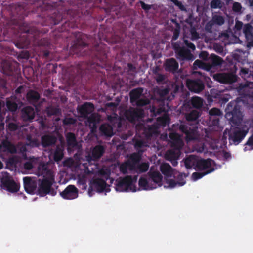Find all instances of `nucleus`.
<instances>
[{
    "instance_id": "obj_45",
    "label": "nucleus",
    "mask_w": 253,
    "mask_h": 253,
    "mask_svg": "<svg viewBox=\"0 0 253 253\" xmlns=\"http://www.w3.org/2000/svg\"><path fill=\"white\" fill-rule=\"evenodd\" d=\"M46 111L47 115L49 117L52 115H59L61 113L60 109L54 107H48L46 108Z\"/></svg>"
},
{
    "instance_id": "obj_61",
    "label": "nucleus",
    "mask_w": 253,
    "mask_h": 253,
    "mask_svg": "<svg viewBox=\"0 0 253 253\" xmlns=\"http://www.w3.org/2000/svg\"><path fill=\"white\" fill-rule=\"evenodd\" d=\"M139 3L140 4V5L142 7V8L145 10L146 12H148L149 10H150L152 8V5L146 4L144 1H140Z\"/></svg>"
},
{
    "instance_id": "obj_2",
    "label": "nucleus",
    "mask_w": 253,
    "mask_h": 253,
    "mask_svg": "<svg viewBox=\"0 0 253 253\" xmlns=\"http://www.w3.org/2000/svg\"><path fill=\"white\" fill-rule=\"evenodd\" d=\"M79 37L74 41L70 52L78 56H91L92 61L87 64L85 72L96 81H101L105 76L104 69L107 64L106 46L102 43H97L89 53L86 52L88 45L83 40L82 34L79 33Z\"/></svg>"
},
{
    "instance_id": "obj_47",
    "label": "nucleus",
    "mask_w": 253,
    "mask_h": 253,
    "mask_svg": "<svg viewBox=\"0 0 253 253\" xmlns=\"http://www.w3.org/2000/svg\"><path fill=\"white\" fill-rule=\"evenodd\" d=\"M157 121L160 125L165 126L169 124L170 118L167 115H164L162 117H158Z\"/></svg>"
},
{
    "instance_id": "obj_17",
    "label": "nucleus",
    "mask_w": 253,
    "mask_h": 253,
    "mask_svg": "<svg viewBox=\"0 0 253 253\" xmlns=\"http://www.w3.org/2000/svg\"><path fill=\"white\" fill-rule=\"evenodd\" d=\"M87 122L88 123V126L91 129V131L92 133H95L97 131V124L100 121V116L97 113H91L89 116H87Z\"/></svg>"
},
{
    "instance_id": "obj_4",
    "label": "nucleus",
    "mask_w": 253,
    "mask_h": 253,
    "mask_svg": "<svg viewBox=\"0 0 253 253\" xmlns=\"http://www.w3.org/2000/svg\"><path fill=\"white\" fill-rule=\"evenodd\" d=\"M170 139V146L171 149L167 150L165 154V158L170 161L173 166H176L178 162L177 160L181 154V149L184 143L179 135L176 133L169 134Z\"/></svg>"
},
{
    "instance_id": "obj_22",
    "label": "nucleus",
    "mask_w": 253,
    "mask_h": 253,
    "mask_svg": "<svg viewBox=\"0 0 253 253\" xmlns=\"http://www.w3.org/2000/svg\"><path fill=\"white\" fill-rule=\"evenodd\" d=\"M213 162L211 159L200 160L198 159L195 169L197 170L210 169L211 168H213L211 167Z\"/></svg>"
},
{
    "instance_id": "obj_7",
    "label": "nucleus",
    "mask_w": 253,
    "mask_h": 253,
    "mask_svg": "<svg viewBox=\"0 0 253 253\" xmlns=\"http://www.w3.org/2000/svg\"><path fill=\"white\" fill-rule=\"evenodd\" d=\"M248 132V130H242L239 128H236L230 131H228L226 129L223 132L222 140L224 142L227 139V135H228L230 144L237 145L245 137Z\"/></svg>"
},
{
    "instance_id": "obj_25",
    "label": "nucleus",
    "mask_w": 253,
    "mask_h": 253,
    "mask_svg": "<svg viewBox=\"0 0 253 253\" xmlns=\"http://www.w3.org/2000/svg\"><path fill=\"white\" fill-rule=\"evenodd\" d=\"M57 141V138L54 136L44 135L41 137V145L46 148L54 145Z\"/></svg>"
},
{
    "instance_id": "obj_9",
    "label": "nucleus",
    "mask_w": 253,
    "mask_h": 253,
    "mask_svg": "<svg viewBox=\"0 0 253 253\" xmlns=\"http://www.w3.org/2000/svg\"><path fill=\"white\" fill-rule=\"evenodd\" d=\"M198 126L187 124H181L179 126V130L185 135V139L187 142L196 139Z\"/></svg>"
},
{
    "instance_id": "obj_21",
    "label": "nucleus",
    "mask_w": 253,
    "mask_h": 253,
    "mask_svg": "<svg viewBox=\"0 0 253 253\" xmlns=\"http://www.w3.org/2000/svg\"><path fill=\"white\" fill-rule=\"evenodd\" d=\"M164 67L165 71L170 73H175L179 67V64L173 58L167 59L164 64Z\"/></svg>"
},
{
    "instance_id": "obj_20",
    "label": "nucleus",
    "mask_w": 253,
    "mask_h": 253,
    "mask_svg": "<svg viewBox=\"0 0 253 253\" xmlns=\"http://www.w3.org/2000/svg\"><path fill=\"white\" fill-rule=\"evenodd\" d=\"M23 183L24 189L28 193H33L37 188V182L34 179L30 177H24Z\"/></svg>"
},
{
    "instance_id": "obj_5",
    "label": "nucleus",
    "mask_w": 253,
    "mask_h": 253,
    "mask_svg": "<svg viewBox=\"0 0 253 253\" xmlns=\"http://www.w3.org/2000/svg\"><path fill=\"white\" fill-rule=\"evenodd\" d=\"M240 106L235 101L230 102L225 110L226 118L234 125H237L242 120V112Z\"/></svg>"
},
{
    "instance_id": "obj_13",
    "label": "nucleus",
    "mask_w": 253,
    "mask_h": 253,
    "mask_svg": "<svg viewBox=\"0 0 253 253\" xmlns=\"http://www.w3.org/2000/svg\"><path fill=\"white\" fill-rule=\"evenodd\" d=\"M94 110V106L92 103L84 102L83 104L79 106L77 108L78 113L83 118H87L88 115L91 114Z\"/></svg>"
},
{
    "instance_id": "obj_62",
    "label": "nucleus",
    "mask_w": 253,
    "mask_h": 253,
    "mask_svg": "<svg viewBox=\"0 0 253 253\" xmlns=\"http://www.w3.org/2000/svg\"><path fill=\"white\" fill-rule=\"evenodd\" d=\"M184 43L187 48H189L190 49H191L192 51H194L195 50L196 47L195 45L191 42H189L188 40L184 39Z\"/></svg>"
},
{
    "instance_id": "obj_24",
    "label": "nucleus",
    "mask_w": 253,
    "mask_h": 253,
    "mask_svg": "<svg viewBox=\"0 0 253 253\" xmlns=\"http://www.w3.org/2000/svg\"><path fill=\"white\" fill-rule=\"evenodd\" d=\"M21 115L24 120L31 121L35 117V110L32 107H25L21 110Z\"/></svg>"
},
{
    "instance_id": "obj_23",
    "label": "nucleus",
    "mask_w": 253,
    "mask_h": 253,
    "mask_svg": "<svg viewBox=\"0 0 253 253\" xmlns=\"http://www.w3.org/2000/svg\"><path fill=\"white\" fill-rule=\"evenodd\" d=\"M26 97L30 104L36 106L40 100V95L35 90H29L26 94Z\"/></svg>"
},
{
    "instance_id": "obj_64",
    "label": "nucleus",
    "mask_w": 253,
    "mask_h": 253,
    "mask_svg": "<svg viewBox=\"0 0 253 253\" xmlns=\"http://www.w3.org/2000/svg\"><path fill=\"white\" fill-rule=\"evenodd\" d=\"M190 34L191 35L192 40H196L198 39L199 37V34L198 33L195 28H191Z\"/></svg>"
},
{
    "instance_id": "obj_39",
    "label": "nucleus",
    "mask_w": 253,
    "mask_h": 253,
    "mask_svg": "<svg viewBox=\"0 0 253 253\" xmlns=\"http://www.w3.org/2000/svg\"><path fill=\"white\" fill-rule=\"evenodd\" d=\"M214 169V168H211L210 169L206 170L204 172H195L192 174V179L194 181H196L205 175L213 172Z\"/></svg>"
},
{
    "instance_id": "obj_53",
    "label": "nucleus",
    "mask_w": 253,
    "mask_h": 253,
    "mask_svg": "<svg viewBox=\"0 0 253 253\" xmlns=\"http://www.w3.org/2000/svg\"><path fill=\"white\" fill-rule=\"evenodd\" d=\"M210 116H222L221 111L217 108H213L209 111Z\"/></svg>"
},
{
    "instance_id": "obj_63",
    "label": "nucleus",
    "mask_w": 253,
    "mask_h": 253,
    "mask_svg": "<svg viewBox=\"0 0 253 253\" xmlns=\"http://www.w3.org/2000/svg\"><path fill=\"white\" fill-rule=\"evenodd\" d=\"M201 69H204L207 71H212V70L214 69V68L209 61L208 63L204 62Z\"/></svg>"
},
{
    "instance_id": "obj_48",
    "label": "nucleus",
    "mask_w": 253,
    "mask_h": 253,
    "mask_svg": "<svg viewBox=\"0 0 253 253\" xmlns=\"http://www.w3.org/2000/svg\"><path fill=\"white\" fill-rule=\"evenodd\" d=\"M211 20L214 24H215L219 26L222 25L225 22L224 17L219 15H214Z\"/></svg>"
},
{
    "instance_id": "obj_58",
    "label": "nucleus",
    "mask_w": 253,
    "mask_h": 253,
    "mask_svg": "<svg viewBox=\"0 0 253 253\" xmlns=\"http://www.w3.org/2000/svg\"><path fill=\"white\" fill-rule=\"evenodd\" d=\"M76 123V119L72 117L65 118L63 120V124L66 125H74Z\"/></svg>"
},
{
    "instance_id": "obj_19",
    "label": "nucleus",
    "mask_w": 253,
    "mask_h": 253,
    "mask_svg": "<svg viewBox=\"0 0 253 253\" xmlns=\"http://www.w3.org/2000/svg\"><path fill=\"white\" fill-rule=\"evenodd\" d=\"M0 152L13 154L17 152V150L15 146L6 138L0 144Z\"/></svg>"
},
{
    "instance_id": "obj_11",
    "label": "nucleus",
    "mask_w": 253,
    "mask_h": 253,
    "mask_svg": "<svg viewBox=\"0 0 253 253\" xmlns=\"http://www.w3.org/2000/svg\"><path fill=\"white\" fill-rule=\"evenodd\" d=\"M213 79L223 84H231L236 82L237 76L231 73H219L214 74Z\"/></svg>"
},
{
    "instance_id": "obj_27",
    "label": "nucleus",
    "mask_w": 253,
    "mask_h": 253,
    "mask_svg": "<svg viewBox=\"0 0 253 253\" xmlns=\"http://www.w3.org/2000/svg\"><path fill=\"white\" fill-rule=\"evenodd\" d=\"M138 184L141 189L145 190H151L157 187L156 185L154 186H151L150 180L148 181L146 178L143 177H141L140 178L138 181Z\"/></svg>"
},
{
    "instance_id": "obj_50",
    "label": "nucleus",
    "mask_w": 253,
    "mask_h": 253,
    "mask_svg": "<svg viewBox=\"0 0 253 253\" xmlns=\"http://www.w3.org/2000/svg\"><path fill=\"white\" fill-rule=\"evenodd\" d=\"M150 103V101L149 99L146 97H144L141 98H139L135 103L138 107H143L145 105L149 104Z\"/></svg>"
},
{
    "instance_id": "obj_6",
    "label": "nucleus",
    "mask_w": 253,
    "mask_h": 253,
    "mask_svg": "<svg viewBox=\"0 0 253 253\" xmlns=\"http://www.w3.org/2000/svg\"><path fill=\"white\" fill-rule=\"evenodd\" d=\"M137 177L138 175H134L133 177L131 175H127L124 177L118 178L116 181V190L119 192H124L130 190L132 192H136V187L133 184L136 182Z\"/></svg>"
},
{
    "instance_id": "obj_1",
    "label": "nucleus",
    "mask_w": 253,
    "mask_h": 253,
    "mask_svg": "<svg viewBox=\"0 0 253 253\" xmlns=\"http://www.w3.org/2000/svg\"><path fill=\"white\" fill-rule=\"evenodd\" d=\"M20 19L14 18L8 22V32L15 38V45L19 49L28 48L31 43L39 46L48 47L50 45L49 39L42 38L43 34L48 32L47 28L40 30L36 27H31L21 20L24 17L21 13H17Z\"/></svg>"
},
{
    "instance_id": "obj_41",
    "label": "nucleus",
    "mask_w": 253,
    "mask_h": 253,
    "mask_svg": "<svg viewBox=\"0 0 253 253\" xmlns=\"http://www.w3.org/2000/svg\"><path fill=\"white\" fill-rule=\"evenodd\" d=\"M140 159L141 157L139 154L133 153L130 156V159L127 161L130 163L131 166H132V167L135 169L136 167L139 164Z\"/></svg>"
},
{
    "instance_id": "obj_52",
    "label": "nucleus",
    "mask_w": 253,
    "mask_h": 253,
    "mask_svg": "<svg viewBox=\"0 0 253 253\" xmlns=\"http://www.w3.org/2000/svg\"><path fill=\"white\" fill-rule=\"evenodd\" d=\"M222 116H210L209 122L211 125L217 126L219 124L220 118Z\"/></svg>"
},
{
    "instance_id": "obj_15",
    "label": "nucleus",
    "mask_w": 253,
    "mask_h": 253,
    "mask_svg": "<svg viewBox=\"0 0 253 253\" xmlns=\"http://www.w3.org/2000/svg\"><path fill=\"white\" fill-rule=\"evenodd\" d=\"M176 57L179 61H193L195 59L194 56L191 51L184 46H182L181 49L176 54Z\"/></svg>"
},
{
    "instance_id": "obj_8",
    "label": "nucleus",
    "mask_w": 253,
    "mask_h": 253,
    "mask_svg": "<svg viewBox=\"0 0 253 253\" xmlns=\"http://www.w3.org/2000/svg\"><path fill=\"white\" fill-rule=\"evenodd\" d=\"M109 186V185H107L105 180L99 178H94L90 181L88 194L91 197L95 191L98 193L109 192L110 189L107 188Z\"/></svg>"
},
{
    "instance_id": "obj_42",
    "label": "nucleus",
    "mask_w": 253,
    "mask_h": 253,
    "mask_svg": "<svg viewBox=\"0 0 253 253\" xmlns=\"http://www.w3.org/2000/svg\"><path fill=\"white\" fill-rule=\"evenodd\" d=\"M133 142L134 143L135 148L139 152H141V153H143L144 151L142 149L148 146L146 142L142 139H133Z\"/></svg>"
},
{
    "instance_id": "obj_37",
    "label": "nucleus",
    "mask_w": 253,
    "mask_h": 253,
    "mask_svg": "<svg viewBox=\"0 0 253 253\" xmlns=\"http://www.w3.org/2000/svg\"><path fill=\"white\" fill-rule=\"evenodd\" d=\"M99 133L102 135L111 137V125L103 124L99 128Z\"/></svg>"
},
{
    "instance_id": "obj_28",
    "label": "nucleus",
    "mask_w": 253,
    "mask_h": 253,
    "mask_svg": "<svg viewBox=\"0 0 253 253\" xmlns=\"http://www.w3.org/2000/svg\"><path fill=\"white\" fill-rule=\"evenodd\" d=\"M198 158L194 155H190L184 160V165L186 169H190L192 167L196 168Z\"/></svg>"
},
{
    "instance_id": "obj_33",
    "label": "nucleus",
    "mask_w": 253,
    "mask_h": 253,
    "mask_svg": "<svg viewBox=\"0 0 253 253\" xmlns=\"http://www.w3.org/2000/svg\"><path fill=\"white\" fill-rule=\"evenodd\" d=\"M1 72L7 76H12L13 75V67L11 65L4 61L1 64Z\"/></svg>"
},
{
    "instance_id": "obj_46",
    "label": "nucleus",
    "mask_w": 253,
    "mask_h": 253,
    "mask_svg": "<svg viewBox=\"0 0 253 253\" xmlns=\"http://www.w3.org/2000/svg\"><path fill=\"white\" fill-rule=\"evenodd\" d=\"M149 169V165L146 163H143L141 164H138L136 167L133 172H144L148 170Z\"/></svg>"
},
{
    "instance_id": "obj_59",
    "label": "nucleus",
    "mask_w": 253,
    "mask_h": 253,
    "mask_svg": "<svg viewBox=\"0 0 253 253\" xmlns=\"http://www.w3.org/2000/svg\"><path fill=\"white\" fill-rule=\"evenodd\" d=\"M156 132V127L154 126H151L148 127L147 136L148 137L152 136L153 134Z\"/></svg>"
},
{
    "instance_id": "obj_56",
    "label": "nucleus",
    "mask_w": 253,
    "mask_h": 253,
    "mask_svg": "<svg viewBox=\"0 0 253 253\" xmlns=\"http://www.w3.org/2000/svg\"><path fill=\"white\" fill-rule=\"evenodd\" d=\"M29 145L33 147H39L41 143L38 139L36 138H29Z\"/></svg>"
},
{
    "instance_id": "obj_43",
    "label": "nucleus",
    "mask_w": 253,
    "mask_h": 253,
    "mask_svg": "<svg viewBox=\"0 0 253 253\" xmlns=\"http://www.w3.org/2000/svg\"><path fill=\"white\" fill-rule=\"evenodd\" d=\"M64 156L63 150L59 146H57L53 155V158L55 161H61Z\"/></svg>"
},
{
    "instance_id": "obj_40",
    "label": "nucleus",
    "mask_w": 253,
    "mask_h": 253,
    "mask_svg": "<svg viewBox=\"0 0 253 253\" xmlns=\"http://www.w3.org/2000/svg\"><path fill=\"white\" fill-rule=\"evenodd\" d=\"M200 116V113L196 110H192L185 115V118L188 121H196Z\"/></svg>"
},
{
    "instance_id": "obj_18",
    "label": "nucleus",
    "mask_w": 253,
    "mask_h": 253,
    "mask_svg": "<svg viewBox=\"0 0 253 253\" xmlns=\"http://www.w3.org/2000/svg\"><path fill=\"white\" fill-rule=\"evenodd\" d=\"M142 115L143 111L142 110L136 109L133 108H130L125 112L126 118L131 122H133L141 117Z\"/></svg>"
},
{
    "instance_id": "obj_60",
    "label": "nucleus",
    "mask_w": 253,
    "mask_h": 253,
    "mask_svg": "<svg viewBox=\"0 0 253 253\" xmlns=\"http://www.w3.org/2000/svg\"><path fill=\"white\" fill-rule=\"evenodd\" d=\"M242 6L241 4L237 2H235L232 6V10L235 12H240L241 11Z\"/></svg>"
},
{
    "instance_id": "obj_36",
    "label": "nucleus",
    "mask_w": 253,
    "mask_h": 253,
    "mask_svg": "<svg viewBox=\"0 0 253 253\" xmlns=\"http://www.w3.org/2000/svg\"><path fill=\"white\" fill-rule=\"evenodd\" d=\"M66 140L68 147L74 148L77 146L76 137L73 133L69 132L67 134Z\"/></svg>"
},
{
    "instance_id": "obj_51",
    "label": "nucleus",
    "mask_w": 253,
    "mask_h": 253,
    "mask_svg": "<svg viewBox=\"0 0 253 253\" xmlns=\"http://www.w3.org/2000/svg\"><path fill=\"white\" fill-rule=\"evenodd\" d=\"M6 106L8 109L12 112L16 111L18 108L17 103L10 100L6 101Z\"/></svg>"
},
{
    "instance_id": "obj_12",
    "label": "nucleus",
    "mask_w": 253,
    "mask_h": 253,
    "mask_svg": "<svg viewBox=\"0 0 253 253\" xmlns=\"http://www.w3.org/2000/svg\"><path fill=\"white\" fill-rule=\"evenodd\" d=\"M188 89L195 93H199L205 88L204 83L200 80H189L187 81Z\"/></svg>"
},
{
    "instance_id": "obj_57",
    "label": "nucleus",
    "mask_w": 253,
    "mask_h": 253,
    "mask_svg": "<svg viewBox=\"0 0 253 253\" xmlns=\"http://www.w3.org/2000/svg\"><path fill=\"white\" fill-rule=\"evenodd\" d=\"M211 8H218L221 7V2L220 0H212L211 2Z\"/></svg>"
},
{
    "instance_id": "obj_26",
    "label": "nucleus",
    "mask_w": 253,
    "mask_h": 253,
    "mask_svg": "<svg viewBox=\"0 0 253 253\" xmlns=\"http://www.w3.org/2000/svg\"><path fill=\"white\" fill-rule=\"evenodd\" d=\"M143 92V88L138 87L130 91L129 93L130 100L132 103L136 102L141 97Z\"/></svg>"
},
{
    "instance_id": "obj_31",
    "label": "nucleus",
    "mask_w": 253,
    "mask_h": 253,
    "mask_svg": "<svg viewBox=\"0 0 253 253\" xmlns=\"http://www.w3.org/2000/svg\"><path fill=\"white\" fill-rule=\"evenodd\" d=\"M223 91L219 90L216 89H211L210 90V95L208 96V100L209 101H213V98L218 99H224L222 97Z\"/></svg>"
},
{
    "instance_id": "obj_38",
    "label": "nucleus",
    "mask_w": 253,
    "mask_h": 253,
    "mask_svg": "<svg viewBox=\"0 0 253 253\" xmlns=\"http://www.w3.org/2000/svg\"><path fill=\"white\" fill-rule=\"evenodd\" d=\"M132 166L130 163L127 161L120 165L119 167L120 171L124 174L127 173L128 170L132 173L135 169Z\"/></svg>"
},
{
    "instance_id": "obj_3",
    "label": "nucleus",
    "mask_w": 253,
    "mask_h": 253,
    "mask_svg": "<svg viewBox=\"0 0 253 253\" xmlns=\"http://www.w3.org/2000/svg\"><path fill=\"white\" fill-rule=\"evenodd\" d=\"M39 175H42L43 178L39 179L38 192L40 196L43 197L47 194L54 196L56 191L52 187L55 182L54 175L51 170L49 169L48 165L45 163H40L38 167Z\"/></svg>"
},
{
    "instance_id": "obj_55",
    "label": "nucleus",
    "mask_w": 253,
    "mask_h": 253,
    "mask_svg": "<svg viewBox=\"0 0 253 253\" xmlns=\"http://www.w3.org/2000/svg\"><path fill=\"white\" fill-rule=\"evenodd\" d=\"M169 91L170 88L169 87H167L164 88L159 89L158 92L161 97L165 98V97L169 94Z\"/></svg>"
},
{
    "instance_id": "obj_35",
    "label": "nucleus",
    "mask_w": 253,
    "mask_h": 253,
    "mask_svg": "<svg viewBox=\"0 0 253 253\" xmlns=\"http://www.w3.org/2000/svg\"><path fill=\"white\" fill-rule=\"evenodd\" d=\"M151 183L153 182L155 184H158L159 186L162 185L163 177L161 174L158 171H154L150 174Z\"/></svg>"
},
{
    "instance_id": "obj_54",
    "label": "nucleus",
    "mask_w": 253,
    "mask_h": 253,
    "mask_svg": "<svg viewBox=\"0 0 253 253\" xmlns=\"http://www.w3.org/2000/svg\"><path fill=\"white\" fill-rule=\"evenodd\" d=\"M185 174L180 173L178 174L177 177V182L178 186H183L185 183L186 181L184 178L186 177Z\"/></svg>"
},
{
    "instance_id": "obj_14",
    "label": "nucleus",
    "mask_w": 253,
    "mask_h": 253,
    "mask_svg": "<svg viewBox=\"0 0 253 253\" xmlns=\"http://www.w3.org/2000/svg\"><path fill=\"white\" fill-rule=\"evenodd\" d=\"M60 195L65 199L72 200L78 197V189L73 185L68 186L62 192Z\"/></svg>"
},
{
    "instance_id": "obj_32",
    "label": "nucleus",
    "mask_w": 253,
    "mask_h": 253,
    "mask_svg": "<svg viewBox=\"0 0 253 253\" xmlns=\"http://www.w3.org/2000/svg\"><path fill=\"white\" fill-rule=\"evenodd\" d=\"M155 75V79L158 85H164L167 83L168 79L166 75L158 73L156 70L154 71Z\"/></svg>"
},
{
    "instance_id": "obj_30",
    "label": "nucleus",
    "mask_w": 253,
    "mask_h": 253,
    "mask_svg": "<svg viewBox=\"0 0 253 253\" xmlns=\"http://www.w3.org/2000/svg\"><path fill=\"white\" fill-rule=\"evenodd\" d=\"M209 61L214 69L216 67L221 65L223 61L221 57L215 54H211L209 57Z\"/></svg>"
},
{
    "instance_id": "obj_29",
    "label": "nucleus",
    "mask_w": 253,
    "mask_h": 253,
    "mask_svg": "<svg viewBox=\"0 0 253 253\" xmlns=\"http://www.w3.org/2000/svg\"><path fill=\"white\" fill-rule=\"evenodd\" d=\"M160 170L166 177H169L172 175L173 169L169 164L165 163L161 165Z\"/></svg>"
},
{
    "instance_id": "obj_16",
    "label": "nucleus",
    "mask_w": 253,
    "mask_h": 253,
    "mask_svg": "<svg viewBox=\"0 0 253 253\" xmlns=\"http://www.w3.org/2000/svg\"><path fill=\"white\" fill-rule=\"evenodd\" d=\"M104 151V148L102 146L96 145L93 148L91 154H88L86 157L87 160L89 163H91L92 161L98 160L102 156Z\"/></svg>"
},
{
    "instance_id": "obj_44",
    "label": "nucleus",
    "mask_w": 253,
    "mask_h": 253,
    "mask_svg": "<svg viewBox=\"0 0 253 253\" xmlns=\"http://www.w3.org/2000/svg\"><path fill=\"white\" fill-rule=\"evenodd\" d=\"M191 105L195 108L200 109L203 105V100L199 97H193L191 99Z\"/></svg>"
},
{
    "instance_id": "obj_34",
    "label": "nucleus",
    "mask_w": 253,
    "mask_h": 253,
    "mask_svg": "<svg viewBox=\"0 0 253 253\" xmlns=\"http://www.w3.org/2000/svg\"><path fill=\"white\" fill-rule=\"evenodd\" d=\"M243 32L247 40L253 38V27L249 23L246 24L243 26Z\"/></svg>"
},
{
    "instance_id": "obj_10",
    "label": "nucleus",
    "mask_w": 253,
    "mask_h": 253,
    "mask_svg": "<svg viewBox=\"0 0 253 253\" xmlns=\"http://www.w3.org/2000/svg\"><path fill=\"white\" fill-rule=\"evenodd\" d=\"M1 186L3 189H6L11 193L17 192L19 189V185L13 180L12 177L9 175L4 176L1 179Z\"/></svg>"
},
{
    "instance_id": "obj_49",
    "label": "nucleus",
    "mask_w": 253,
    "mask_h": 253,
    "mask_svg": "<svg viewBox=\"0 0 253 253\" xmlns=\"http://www.w3.org/2000/svg\"><path fill=\"white\" fill-rule=\"evenodd\" d=\"M245 146H246L244 148V151L253 150V133L248 138V140L245 144Z\"/></svg>"
}]
</instances>
